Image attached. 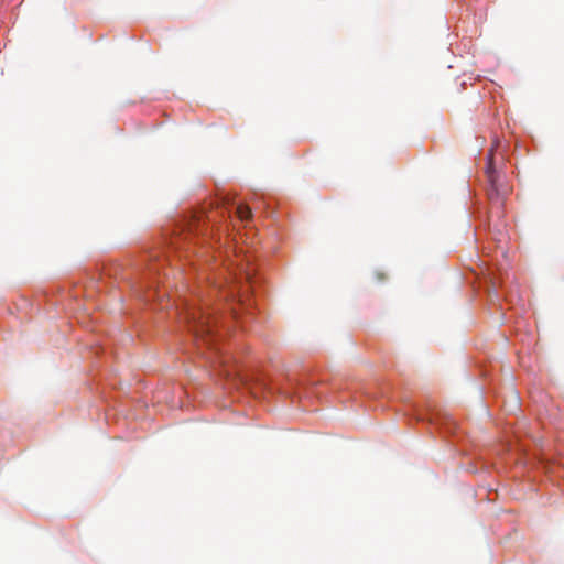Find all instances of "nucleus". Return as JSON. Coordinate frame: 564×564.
<instances>
[{
	"label": "nucleus",
	"instance_id": "1",
	"mask_svg": "<svg viewBox=\"0 0 564 564\" xmlns=\"http://www.w3.org/2000/svg\"><path fill=\"white\" fill-rule=\"evenodd\" d=\"M187 321L197 338L205 340L213 334L210 315L200 308L189 310L187 312Z\"/></svg>",
	"mask_w": 564,
	"mask_h": 564
},
{
	"label": "nucleus",
	"instance_id": "2",
	"mask_svg": "<svg viewBox=\"0 0 564 564\" xmlns=\"http://www.w3.org/2000/svg\"><path fill=\"white\" fill-rule=\"evenodd\" d=\"M488 181L490 187L488 189V196L490 200H499L500 196H503L508 193V187H503L499 182V175L491 169V165L488 169Z\"/></svg>",
	"mask_w": 564,
	"mask_h": 564
},
{
	"label": "nucleus",
	"instance_id": "3",
	"mask_svg": "<svg viewBox=\"0 0 564 564\" xmlns=\"http://www.w3.org/2000/svg\"><path fill=\"white\" fill-rule=\"evenodd\" d=\"M236 212L241 220H247L251 217V210L247 205L237 206Z\"/></svg>",
	"mask_w": 564,
	"mask_h": 564
},
{
	"label": "nucleus",
	"instance_id": "4",
	"mask_svg": "<svg viewBox=\"0 0 564 564\" xmlns=\"http://www.w3.org/2000/svg\"><path fill=\"white\" fill-rule=\"evenodd\" d=\"M197 226H198V225H197V223H196V221L191 223V224H189V226H188V231H189L191 234H192V232H194V231H197V230H198V227H197Z\"/></svg>",
	"mask_w": 564,
	"mask_h": 564
},
{
	"label": "nucleus",
	"instance_id": "5",
	"mask_svg": "<svg viewBox=\"0 0 564 564\" xmlns=\"http://www.w3.org/2000/svg\"><path fill=\"white\" fill-rule=\"evenodd\" d=\"M384 278H386V276H384V274H383V273H377V279H378L379 281L384 280Z\"/></svg>",
	"mask_w": 564,
	"mask_h": 564
}]
</instances>
